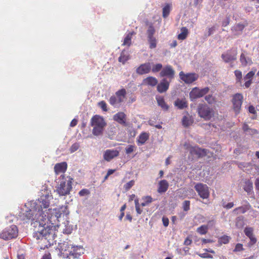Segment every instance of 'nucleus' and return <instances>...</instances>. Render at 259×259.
<instances>
[{
  "label": "nucleus",
  "mask_w": 259,
  "mask_h": 259,
  "mask_svg": "<svg viewBox=\"0 0 259 259\" xmlns=\"http://www.w3.org/2000/svg\"><path fill=\"white\" fill-rule=\"evenodd\" d=\"M73 179L70 177H65L64 175L61 176L56 192L60 196H66L70 194L72 189Z\"/></svg>",
  "instance_id": "f03ea898"
},
{
  "label": "nucleus",
  "mask_w": 259,
  "mask_h": 259,
  "mask_svg": "<svg viewBox=\"0 0 259 259\" xmlns=\"http://www.w3.org/2000/svg\"><path fill=\"white\" fill-rule=\"evenodd\" d=\"M251 206L248 202L242 206L236 207L233 210V212L236 214L244 213L251 208Z\"/></svg>",
  "instance_id": "4be33fe9"
},
{
  "label": "nucleus",
  "mask_w": 259,
  "mask_h": 259,
  "mask_svg": "<svg viewBox=\"0 0 259 259\" xmlns=\"http://www.w3.org/2000/svg\"><path fill=\"white\" fill-rule=\"evenodd\" d=\"M142 199L148 205L153 201L152 198L150 196H147L142 198Z\"/></svg>",
  "instance_id": "4d7b16f0"
},
{
  "label": "nucleus",
  "mask_w": 259,
  "mask_h": 259,
  "mask_svg": "<svg viewBox=\"0 0 259 259\" xmlns=\"http://www.w3.org/2000/svg\"><path fill=\"white\" fill-rule=\"evenodd\" d=\"M113 119L122 125L125 126L126 125V115L122 112H118L114 115Z\"/></svg>",
  "instance_id": "6ab92c4d"
},
{
  "label": "nucleus",
  "mask_w": 259,
  "mask_h": 259,
  "mask_svg": "<svg viewBox=\"0 0 259 259\" xmlns=\"http://www.w3.org/2000/svg\"><path fill=\"white\" fill-rule=\"evenodd\" d=\"M83 248L78 246H72L69 253H66V255L68 257L69 255L72 256L74 258L78 257L82 253H83Z\"/></svg>",
  "instance_id": "dca6fc26"
},
{
  "label": "nucleus",
  "mask_w": 259,
  "mask_h": 259,
  "mask_svg": "<svg viewBox=\"0 0 259 259\" xmlns=\"http://www.w3.org/2000/svg\"><path fill=\"white\" fill-rule=\"evenodd\" d=\"M58 246L60 251L62 254H64L65 252H68L69 253V251L71 250V248L70 249V246L67 242L59 243Z\"/></svg>",
  "instance_id": "c85d7f7f"
},
{
  "label": "nucleus",
  "mask_w": 259,
  "mask_h": 259,
  "mask_svg": "<svg viewBox=\"0 0 259 259\" xmlns=\"http://www.w3.org/2000/svg\"><path fill=\"white\" fill-rule=\"evenodd\" d=\"M174 105L179 109H183L188 107V103L185 98L183 99H177Z\"/></svg>",
  "instance_id": "a878e982"
},
{
  "label": "nucleus",
  "mask_w": 259,
  "mask_h": 259,
  "mask_svg": "<svg viewBox=\"0 0 259 259\" xmlns=\"http://www.w3.org/2000/svg\"><path fill=\"white\" fill-rule=\"evenodd\" d=\"M254 72L251 71L245 75L244 77V79L245 82L243 85V87H244L245 88H248L250 86L252 83V80L253 76L254 75Z\"/></svg>",
  "instance_id": "412c9836"
},
{
  "label": "nucleus",
  "mask_w": 259,
  "mask_h": 259,
  "mask_svg": "<svg viewBox=\"0 0 259 259\" xmlns=\"http://www.w3.org/2000/svg\"><path fill=\"white\" fill-rule=\"evenodd\" d=\"M208 227L207 225H201L197 229V232L200 235H205L207 233Z\"/></svg>",
  "instance_id": "58836bf2"
},
{
  "label": "nucleus",
  "mask_w": 259,
  "mask_h": 259,
  "mask_svg": "<svg viewBox=\"0 0 259 259\" xmlns=\"http://www.w3.org/2000/svg\"><path fill=\"white\" fill-rule=\"evenodd\" d=\"M190 201L185 200L183 203V209L184 211H187L190 209Z\"/></svg>",
  "instance_id": "09e8293b"
},
{
  "label": "nucleus",
  "mask_w": 259,
  "mask_h": 259,
  "mask_svg": "<svg viewBox=\"0 0 259 259\" xmlns=\"http://www.w3.org/2000/svg\"><path fill=\"white\" fill-rule=\"evenodd\" d=\"M175 75V71L172 67L169 65L164 66L159 73L161 77H163V79H167L171 81L174 78Z\"/></svg>",
  "instance_id": "6e6552de"
},
{
  "label": "nucleus",
  "mask_w": 259,
  "mask_h": 259,
  "mask_svg": "<svg viewBox=\"0 0 259 259\" xmlns=\"http://www.w3.org/2000/svg\"><path fill=\"white\" fill-rule=\"evenodd\" d=\"M18 235V229L16 225H13L6 228L0 233V238L8 240L16 238Z\"/></svg>",
  "instance_id": "39448f33"
},
{
  "label": "nucleus",
  "mask_w": 259,
  "mask_h": 259,
  "mask_svg": "<svg viewBox=\"0 0 259 259\" xmlns=\"http://www.w3.org/2000/svg\"><path fill=\"white\" fill-rule=\"evenodd\" d=\"M79 147V145L78 143H74L73 144L70 148V151L71 153H73L75 151H76Z\"/></svg>",
  "instance_id": "5fc2aeb1"
},
{
  "label": "nucleus",
  "mask_w": 259,
  "mask_h": 259,
  "mask_svg": "<svg viewBox=\"0 0 259 259\" xmlns=\"http://www.w3.org/2000/svg\"><path fill=\"white\" fill-rule=\"evenodd\" d=\"M234 205L233 202H229L226 205H223V207L226 209H230Z\"/></svg>",
  "instance_id": "680f3d73"
},
{
  "label": "nucleus",
  "mask_w": 259,
  "mask_h": 259,
  "mask_svg": "<svg viewBox=\"0 0 259 259\" xmlns=\"http://www.w3.org/2000/svg\"><path fill=\"white\" fill-rule=\"evenodd\" d=\"M77 120L74 118V119H72V121H71V122L70 123V126L71 127H74L77 124Z\"/></svg>",
  "instance_id": "e2e57ef3"
},
{
  "label": "nucleus",
  "mask_w": 259,
  "mask_h": 259,
  "mask_svg": "<svg viewBox=\"0 0 259 259\" xmlns=\"http://www.w3.org/2000/svg\"><path fill=\"white\" fill-rule=\"evenodd\" d=\"M182 123L184 126L187 127L190 125L189 118L185 116L183 117L182 119Z\"/></svg>",
  "instance_id": "6e6d98bb"
},
{
  "label": "nucleus",
  "mask_w": 259,
  "mask_h": 259,
  "mask_svg": "<svg viewBox=\"0 0 259 259\" xmlns=\"http://www.w3.org/2000/svg\"><path fill=\"white\" fill-rule=\"evenodd\" d=\"M137 147L135 145H130L125 148V151L126 154H129L135 151Z\"/></svg>",
  "instance_id": "37998d69"
},
{
  "label": "nucleus",
  "mask_w": 259,
  "mask_h": 259,
  "mask_svg": "<svg viewBox=\"0 0 259 259\" xmlns=\"http://www.w3.org/2000/svg\"><path fill=\"white\" fill-rule=\"evenodd\" d=\"M202 242L203 243L205 244L207 243H211L212 242V241L210 239H206L203 238L202 239Z\"/></svg>",
  "instance_id": "338daca9"
},
{
  "label": "nucleus",
  "mask_w": 259,
  "mask_h": 259,
  "mask_svg": "<svg viewBox=\"0 0 259 259\" xmlns=\"http://www.w3.org/2000/svg\"><path fill=\"white\" fill-rule=\"evenodd\" d=\"M115 169H110L108 170L107 171V176H110L111 175L113 174L114 172H115Z\"/></svg>",
  "instance_id": "774afa93"
},
{
  "label": "nucleus",
  "mask_w": 259,
  "mask_h": 259,
  "mask_svg": "<svg viewBox=\"0 0 259 259\" xmlns=\"http://www.w3.org/2000/svg\"><path fill=\"white\" fill-rule=\"evenodd\" d=\"M172 4L166 3L162 9V17L166 18L169 15L171 10Z\"/></svg>",
  "instance_id": "c756f323"
},
{
  "label": "nucleus",
  "mask_w": 259,
  "mask_h": 259,
  "mask_svg": "<svg viewBox=\"0 0 259 259\" xmlns=\"http://www.w3.org/2000/svg\"><path fill=\"white\" fill-rule=\"evenodd\" d=\"M230 239V237L227 235H224L219 239V242L221 244H227L229 242Z\"/></svg>",
  "instance_id": "c03bdc74"
},
{
  "label": "nucleus",
  "mask_w": 259,
  "mask_h": 259,
  "mask_svg": "<svg viewBox=\"0 0 259 259\" xmlns=\"http://www.w3.org/2000/svg\"><path fill=\"white\" fill-rule=\"evenodd\" d=\"M90 193V192L88 189H83L79 192L78 194L80 196H84L89 195Z\"/></svg>",
  "instance_id": "603ef678"
},
{
  "label": "nucleus",
  "mask_w": 259,
  "mask_h": 259,
  "mask_svg": "<svg viewBox=\"0 0 259 259\" xmlns=\"http://www.w3.org/2000/svg\"><path fill=\"white\" fill-rule=\"evenodd\" d=\"M151 65L149 62L145 63L140 65L136 69L138 74L143 75L148 74L151 71Z\"/></svg>",
  "instance_id": "4468645a"
},
{
  "label": "nucleus",
  "mask_w": 259,
  "mask_h": 259,
  "mask_svg": "<svg viewBox=\"0 0 259 259\" xmlns=\"http://www.w3.org/2000/svg\"><path fill=\"white\" fill-rule=\"evenodd\" d=\"M243 97L241 94L237 93L233 96L232 102L233 110L236 114H238L241 110Z\"/></svg>",
  "instance_id": "9d476101"
},
{
  "label": "nucleus",
  "mask_w": 259,
  "mask_h": 259,
  "mask_svg": "<svg viewBox=\"0 0 259 259\" xmlns=\"http://www.w3.org/2000/svg\"><path fill=\"white\" fill-rule=\"evenodd\" d=\"M253 232V229L251 227H246L244 230L245 234L250 239V241L248 243V245L250 246L254 244L257 241V239L254 236Z\"/></svg>",
  "instance_id": "2eb2a0df"
},
{
  "label": "nucleus",
  "mask_w": 259,
  "mask_h": 259,
  "mask_svg": "<svg viewBox=\"0 0 259 259\" xmlns=\"http://www.w3.org/2000/svg\"><path fill=\"white\" fill-rule=\"evenodd\" d=\"M134 34H135V32L134 31H132L128 33L125 38H124L123 42L122 44L123 46H127V47H130L132 43V38Z\"/></svg>",
  "instance_id": "7c9ffc66"
},
{
  "label": "nucleus",
  "mask_w": 259,
  "mask_h": 259,
  "mask_svg": "<svg viewBox=\"0 0 259 259\" xmlns=\"http://www.w3.org/2000/svg\"><path fill=\"white\" fill-rule=\"evenodd\" d=\"M41 259H52L51 254L50 253L45 254Z\"/></svg>",
  "instance_id": "69168bd1"
},
{
  "label": "nucleus",
  "mask_w": 259,
  "mask_h": 259,
  "mask_svg": "<svg viewBox=\"0 0 259 259\" xmlns=\"http://www.w3.org/2000/svg\"><path fill=\"white\" fill-rule=\"evenodd\" d=\"M155 32L154 27L152 25H150L147 30L148 38L154 37V34Z\"/></svg>",
  "instance_id": "79ce46f5"
},
{
  "label": "nucleus",
  "mask_w": 259,
  "mask_h": 259,
  "mask_svg": "<svg viewBox=\"0 0 259 259\" xmlns=\"http://www.w3.org/2000/svg\"><path fill=\"white\" fill-rule=\"evenodd\" d=\"M149 138V134L142 132L137 139V143L139 146L144 145Z\"/></svg>",
  "instance_id": "5701e85b"
},
{
  "label": "nucleus",
  "mask_w": 259,
  "mask_h": 259,
  "mask_svg": "<svg viewBox=\"0 0 259 259\" xmlns=\"http://www.w3.org/2000/svg\"><path fill=\"white\" fill-rule=\"evenodd\" d=\"M157 79L153 76H148L143 80V84L146 85L155 87L157 84Z\"/></svg>",
  "instance_id": "393cba45"
},
{
  "label": "nucleus",
  "mask_w": 259,
  "mask_h": 259,
  "mask_svg": "<svg viewBox=\"0 0 259 259\" xmlns=\"http://www.w3.org/2000/svg\"><path fill=\"white\" fill-rule=\"evenodd\" d=\"M156 100L158 103V105L161 107V108L165 111H166L168 109L169 106L164 101V98L161 96H158L156 97Z\"/></svg>",
  "instance_id": "cd10ccee"
},
{
  "label": "nucleus",
  "mask_w": 259,
  "mask_h": 259,
  "mask_svg": "<svg viewBox=\"0 0 259 259\" xmlns=\"http://www.w3.org/2000/svg\"><path fill=\"white\" fill-rule=\"evenodd\" d=\"M129 59V55L127 52L122 51L120 54V56L118 58V61L124 64Z\"/></svg>",
  "instance_id": "c9c22d12"
},
{
  "label": "nucleus",
  "mask_w": 259,
  "mask_h": 259,
  "mask_svg": "<svg viewBox=\"0 0 259 259\" xmlns=\"http://www.w3.org/2000/svg\"><path fill=\"white\" fill-rule=\"evenodd\" d=\"M209 91L208 87L200 89L197 87L193 88L190 92L189 97L191 101H194L198 98L202 97L205 95L207 94Z\"/></svg>",
  "instance_id": "0eeeda50"
},
{
  "label": "nucleus",
  "mask_w": 259,
  "mask_h": 259,
  "mask_svg": "<svg viewBox=\"0 0 259 259\" xmlns=\"http://www.w3.org/2000/svg\"><path fill=\"white\" fill-rule=\"evenodd\" d=\"M169 184L165 180L160 181L158 183L157 191L159 193L165 192L168 188Z\"/></svg>",
  "instance_id": "b1692460"
},
{
  "label": "nucleus",
  "mask_w": 259,
  "mask_h": 259,
  "mask_svg": "<svg viewBox=\"0 0 259 259\" xmlns=\"http://www.w3.org/2000/svg\"><path fill=\"white\" fill-rule=\"evenodd\" d=\"M192 242V240L189 237H187L184 241V244L185 245H189Z\"/></svg>",
  "instance_id": "052dcab7"
},
{
  "label": "nucleus",
  "mask_w": 259,
  "mask_h": 259,
  "mask_svg": "<svg viewBox=\"0 0 259 259\" xmlns=\"http://www.w3.org/2000/svg\"><path fill=\"white\" fill-rule=\"evenodd\" d=\"M243 245L241 243H237L233 250L234 252H238L243 250Z\"/></svg>",
  "instance_id": "864d4df0"
},
{
  "label": "nucleus",
  "mask_w": 259,
  "mask_h": 259,
  "mask_svg": "<svg viewBox=\"0 0 259 259\" xmlns=\"http://www.w3.org/2000/svg\"><path fill=\"white\" fill-rule=\"evenodd\" d=\"M98 106L103 110V111H107L108 109L107 107V104L104 101H102L99 102Z\"/></svg>",
  "instance_id": "8fccbe9b"
},
{
  "label": "nucleus",
  "mask_w": 259,
  "mask_h": 259,
  "mask_svg": "<svg viewBox=\"0 0 259 259\" xmlns=\"http://www.w3.org/2000/svg\"><path fill=\"white\" fill-rule=\"evenodd\" d=\"M197 112L199 116L205 121L209 120L214 115L212 108L205 103L199 104L197 107Z\"/></svg>",
  "instance_id": "20e7f679"
},
{
  "label": "nucleus",
  "mask_w": 259,
  "mask_h": 259,
  "mask_svg": "<svg viewBox=\"0 0 259 259\" xmlns=\"http://www.w3.org/2000/svg\"><path fill=\"white\" fill-rule=\"evenodd\" d=\"M126 92L125 89H121L115 93L116 97L118 100V102H122L125 97Z\"/></svg>",
  "instance_id": "bb28decb"
},
{
  "label": "nucleus",
  "mask_w": 259,
  "mask_h": 259,
  "mask_svg": "<svg viewBox=\"0 0 259 259\" xmlns=\"http://www.w3.org/2000/svg\"><path fill=\"white\" fill-rule=\"evenodd\" d=\"M162 68V65L161 63H157L152 66L151 70L153 73H157L161 71Z\"/></svg>",
  "instance_id": "a19ab883"
},
{
  "label": "nucleus",
  "mask_w": 259,
  "mask_h": 259,
  "mask_svg": "<svg viewBox=\"0 0 259 259\" xmlns=\"http://www.w3.org/2000/svg\"><path fill=\"white\" fill-rule=\"evenodd\" d=\"M109 102V103L112 106H115L117 104L120 103V102H118L117 98L114 96H112L110 98Z\"/></svg>",
  "instance_id": "de8ad7c7"
},
{
  "label": "nucleus",
  "mask_w": 259,
  "mask_h": 259,
  "mask_svg": "<svg viewBox=\"0 0 259 259\" xmlns=\"http://www.w3.org/2000/svg\"><path fill=\"white\" fill-rule=\"evenodd\" d=\"M35 208L36 221L34 222V237L36 239H40L45 242L51 234V229L46 224L49 216H47L45 211L50 205V200L47 195L42 196L37 201L34 203ZM48 209V210H51Z\"/></svg>",
  "instance_id": "f257e3e1"
},
{
  "label": "nucleus",
  "mask_w": 259,
  "mask_h": 259,
  "mask_svg": "<svg viewBox=\"0 0 259 259\" xmlns=\"http://www.w3.org/2000/svg\"><path fill=\"white\" fill-rule=\"evenodd\" d=\"M91 125L93 127L92 133L94 135L98 136L103 134L106 123L103 118L98 115L92 117L91 120Z\"/></svg>",
  "instance_id": "7ed1b4c3"
},
{
  "label": "nucleus",
  "mask_w": 259,
  "mask_h": 259,
  "mask_svg": "<svg viewBox=\"0 0 259 259\" xmlns=\"http://www.w3.org/2000/svg\"><path fill=\"white\" fill-rule=\"evenodd\" d=\"M181 30V32L178 35V38L180 40H184L186 38L188 34V29L186 27H183Z\"/></svg>",
  "instance_id": "f704fd0d"
},
{
  "label": "nucleus",
  "mask_w": 259,
  "mask_h": 259,
  "mask_svg": "<svg viewBox=\"0 0 259 259\" xmlns=\"http://www.w3.org/2000/svg\"><path fill=\"white\" fill-rule=\"evenodd\" d=\"M255 187L257 190L259 191V178L256 179L254 182Z\"/></svg>",
  "instance_id": "0e129e2a"
},
{
  "label": "nucleus",
  "mask_w": 259,
  "mask_h": 259,
  "mask_svg": "<svg viewBox=\"0 0 259 259\" xmlns=\"http://www.w3.org/2000/svg\"><path fill=\"white\" fill-rule=\"evenodd\" d=\"M37 211H35V208L33 206V209H30L28 210L22 211L19 214L20 218L23 221H27V220H31L32 221V225L34 227V222L36 221L35 214Z\"/></svg>",
  "instance_id": "1a4fd4ad"
},
{
  "label": "nucleus",
  "mask_w": 259,
  "mask_h": 259,
  "mask_svg": "<svg viewBox=\"0 0 259 259\" xmlns=\"http://www.w3.org/2000/svg\"><path fill=\"white\" fill-rule=\"evenodd\" d=\"M205 100L209 104H212L215 101L214 98L211 95H208L206 96L205 97Z\"/></svg>",
  "instance_id": "3c124183"
},
{
  "label": "nucleus",
  "mask_w": 259,
  "mask_h": 259,
  "mask_svg": "<svg viewBox=\"0 0 259 259\" xmlns=\"http://www.w3.org/2000/svg\"><path fill=\"white\" fill-rule=\"evenodd\" d=\"M135 184V181L134 180H131L130 182L126 183L124 186L123 188L125 191H128Z\"/></svg>",
  "instance_id": "49530a36"
},
{
  "label": "nucleus",
  "mask_w": 259,
  "mask_h": 259,
  "mask_svg": "<svg viewBox=\"0 0 259 259\" xmlns=\"http://www.w3.org/2000/svg\"><path fill=\"white\" fill-rule=\"evenodd\" d=\"M245 225L244 217L239 216L235 219V226L238 229H242Z\"/></svg>",
  "instance_id": "2f4dec72"
},
{
  "label": "nucleus",
  "mask_w": 259,
  "mask_h": 259,
  "mask_svg": "<svg viewBox=\"0 0 259 259\" xmlns=\"http://www.w3.org/2000/svg\"><path fill=\"white\" fill-rule=\"evenodd\" d=\"M234 74L236 77V83L239 84L241 87H243L241 81L242 79V72L239 70H236L234 71Z\"/></svg>",
  "instance_id": "473e14b6"
},
{
  "label": "nucleus",
  "mask_w": 259,
  "mask_h": 259,
  "mask_svg": "<svg viewBox=\"0 0 259 259\" xmlns=\"http://www.w3.org/2000/svg\"><path fill=\"white\" fill-rule=\"evenodd\" d=\"M190 152L192 155H195L198 157H202L207 155V150L201 149L198 147H193L191 148Z\"/></svg>",
  "instance_id": "f3484780"
},
{
  "label": "nucleus",
  "mask_w": 259,
  "mask_h": 259,
  "mask_svg": "<svg viewBox=\"0 0 259 259\" xmlns=\"http://www.w3.org/2000/svg\"><path fill=\"white\" fill-rule=\"evenodd\" d=\"M248 111L249 113L254 114L256 116V111L254 106L250 105L248 107Z\"/></svg>",
  "instance_id": "bf43d9fd"
},
{
  "label": "nucleus",
  "mask_w": 259,
  "mask_h": 259,
  "mask_svg": "<svg viewBox=\"0 0 259 259\" xmlns=\"http://www.w3.org/2000/svg\"><path fill=\"white\" fill-rule=\"evenodd\" d=\"M237 49H231L221 55V58L225 63H230L237 59Z\"/></svg>",
  "instance_id": "9b49d317"
},
{
  "label": "nucleus",
  "mask_w": 259,
  "mask_h": 259,
  "mask_svg": "<svg viewBox=\"0 0 259 259\" xmlns=\"http://www.w3.org/2000/svg\"><path fill=\"white\" fill-rule=\"evenodd\" d=\"M194 189L200 197L203 199H207L209 197V187L206 184L201 183H197L194 186Z\"/></svg>",
  "instance_id": "423d86ee"
},
{
  "label": "nucleus",
  "mask_w": 259,
  "mask_h": 259,
  "mask_svg": "<svg viewBox=\"0 0 259 259\" xmlns=\"http://www.w3.org/2000/svg\"><path fill=\"white\" fill-rule=\"evenodd\" d=\"M148 40L149 43V48L151 49H154L157 46V40L155 37L148 38Z\"/></svg>",
  "instance_id": "ea45409f"
},
{
  "label": "nucleus",
  "mask_w": 259,
  "mask_h": 259,
  "mask_svg": "<svg viewBox=\"0 0 259 259\" xmlns=\"http://www.w3.org/2000/svg\"><path fill=\"white\" fill-rule=\"evenodd\" d=\"M246 24L242 23H238L234 26V29L236 31H242L244 27L246 26Z\"/></svg>",
  "instance_id": "a18cd8bd"
},
{
  "label": "nucleus",
  "mask_w": 259,
  "mask_h": 259,
  "mask_svg": "<svg viewBox=\"0 0 259 259\" xmlns=\"http://www.w3.org/2000/svg\"><path fill=\"white\" fill-rule=\"evenodd\" d=\"M240 61L243 66H247V65L248 63H249V64L252 63L251 59H250L249 58H246L245 57V55L243 53H242L240 55Z\"/></svg>",
  "instance_id": "72a5a7b5"
},
{
  "label": "nucleus",
  "mask_w": 259,
  "mask_h": 259,
  "mask_svg": "<svg viewBox=\"0 0 259 259\" xmlns=\"http://www.w3.org/2000/svg\"><path fill=\"white\" fill-rule=\"evenodd\" d=\"M162 221L163 225L165 227H167L168 226L169 220H168V218L164 217V216L162 218Z\"/></svg>",
  "instance_id": "13d9d810"
},
{
  "label": "nucleus",
  "mask_w": 259,
  "mask_h": 259,
  "mask_svg": "<svg viewBox=\"0 0 259 259\" xmlns=\"http://www.w3.org/2000/svg\"><path fill=\"white\" fill-rule=\"evenodd\" d=\"M67 168V164L66 162L58 163L54 166V171L56 175H59L60 173L65 172Z\"/></svg>",
  "instance_id": "aec40b11"
},
{
  "label": "nucleus",
  "mask_w": 259,
  "mask_h": 259,
  "mask_svg": "<svg viewBox=\"0 0 259 259\" xmlns=\"http://www.w3.org/2000/svg\"><path fill=\"white\" fill-rule=\"evenodd\" d=\"M171 81L167 79L162 78L159 83L157 84V91L160 93H163L166 92L169 89Z\"/></svg>",
  "instance_id": "ddd939ff"
},
{
  "label": "nucleus",
  "mask_w": 259,
  "mask_h": 259,
  "mask_svg": "<svg viewBox=\"0 0 259 259\" xmlns=\"http://www.w3.org/2000/svg\"><path fill=\"white\" fill-rule=\"evenodd\" d=\"M67 207L64 206H61L59 208L54 209V210L55 211L56 217L57 218H60L63 212L65 211Z\"/></svg>",
  "instance_id": "4c0bfd02"
},
{
  "label": "nucleus",
  "mask_w": 259,
  "mask_h": 259,
  "mask_svg": "<svg viewBox=\"0 0 259 259\" xmlns=\"http://www.w3.org/2000/svg\"><path fill=\"white\" fill-rule=\"evenodd\" d=\"M244 190L248 194H249L253 190V184L252 183L248 180L245 182V185L244 186Z\"/></svg>",
  "instance_id": "e433bc0d"
},
{
  "label": "nucleus",
  "mask_w": 259,
  "mask_h": 259,
  "mask_svg": "<svg viewBox=\"0 0 259 259\" xmlns=\"http://www.w3.org/2000/svg\"><path fill=\"white\" fill-rule=\"evenodd\" d=\"M119 155V151L117 150H107L105 151L103 157L104 159L107 161H110L114 157L118 156Z\"/></svg>",
  "instance_id": "a211bd4d"
},
{
  "label": "nucleus",
  "mask_w": 259,
  "mask_h": 259,
  "mask_svg": "<svg viewBox=\"0 0 259 259\" xmlns=\"http://www.w3.org/2000/svg\"><path fill=\"white\" fill-rule=\"evenodd\" d=\"M180 77L182 80L186 83L190 84L196 80L198 77L197 74L195 73H184L181 71L179 73Z\"/></svg>",
  "instance_id": "f8f14e48"
}]
</instances>
